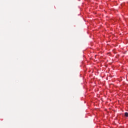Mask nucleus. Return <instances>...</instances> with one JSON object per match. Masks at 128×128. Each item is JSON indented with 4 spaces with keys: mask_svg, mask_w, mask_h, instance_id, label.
I'll return each mask as SVG.
<instances>
[{
    "mask_svg": "<svg viewBox=\"0 0 128 128\" xmlns=\"http://www.w3.org/2000/svg\"><path fill=\"white\" fill-rule=\"evenodd\" d=\"M125 116H126V118H128V112H126L124 114Z\"/></svg>",
    "mask_w": 128,
    "mask_h": 128,
    "instance_id": "nucleus-1",
    "label": "nucleus"
}]
</instances>
